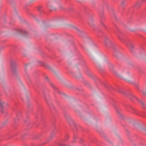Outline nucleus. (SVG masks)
I'll return each instance as SVG.
<instances>
[{"mask_svg":"<svg viewBox=\"0 0 146 146\" xmlns=\"http://www.w3.org/2000/svg\"><path fill=\"white\" fill-rule=\"evenodd\" d=\"M104 86L107 89H108L109 90L111 91L112 90H115L116 91H117L119 93H122L123 94L126 95L132 101H134V100H136L137 101L140 102L142 105V107L144 108L145 109V104L141 101L139 99L135 97L134 96H132L131 94H130L127 91H126L125 92H124L120 90L119 89H115L112 87L111 86L108 84H106L104 83H102Z\"/></svg>","mask_w":146,"mask_h":146,"instance_id":"nucleus-1","label":"nucleus"},{"mask_svg":"<svg viewBox=\"0 0 146 146\" xmlns=\"http://www.w3.org/2000/svg\"><path fill=\"white\" fill-rule=\"evenodd\" d=\"M104 43L105 46L106 47L108 48H112L113 49V54L116 58L119 59L122 57V54L118 51L114 45L107 36H105Z\"/></svg>","mask_w":146,"mask_h":146,"instance_id":"nucleus-2","label":"nucleus"},{"mask_svg":"<svg viewBox=\"0 0 146 146\" xmlns=\"http://www.w3.org/2000/svg\"><path fill=\"white\" fill-rule=\"evenodd\" d=\"M114 26L115 28V30L116 31H115L114 32L116 34L119 39L121 41L123 42H126L128 47L130 49L131 51L132 52H134L135 51V48L133 44L129 40H128L127 42L125 39L123 38L122 36L123 33L119 30L115 25H114Z\"/></svg>","mask_w":146,"mask_h":146,"instance_id":"nucleus-3","label":"nucleus"},{"mask_svg":"<svg viewBox=\"0 0 146 146\" xmlns=\"http://www.w3.org/2000/svg\"><path fill=\"white\" fill-rule=\"evenodd\" d=\"M44 96L45 100L49 108L52 115L54 117L57 114V111L53 104L51 103L50 96L48 94L44 92Z\"/></svg>","mask_w":146,"mask_h":146,"instance_id":"nucleus-4","label":"nucleus"},{"mask_svg":"<svg viewBox=\"0 0 146 146\" xmlns=\"http://www.w3.org/2000/svg\"><path fill=\"white\" fill-rule=\"evenodd\" d=\"M10 64L11 70L13 75L16 77H17L18 76L16 61L13 59H10Z\"/></svg>","mask_w":146,"mask_h":146,"instance_id":"nucleus-5","label":"nucleus"},{"mask_svg":"<svg viewBox=\"0 0 146 146\" xmlns=\"http://www.w3.org/2000/svg\"><path fill=\"white\" fill-rule=\"evenodd\" d=\"M56 123V121L55 119L54 118L52 120V127L51 128L52 129H53V131H52L51 133V136L48 137L47 140L46 141H47V142H48V141L50 140H51L52 138V137L53 136L52 135L53 133H56L57 132V130H55L54 131V130H55V128L56 127L55 125V123Z\"/></svg>","mask_w":146,"mask_h":146,"instance_id":"nucleus-6","label":"nucleus"},{"mask_svg":"<svg viewBox=\"0 0 146 146\" xmlns=\"http://www.w3.org/2000/svg\"><path fill=\"white\" fill-rule=\"evenodd\" d=\"M36 118L38 120H41L44 121L43 116L42 115V109L40 106H38V109L37 111V115L36 116Z\"/></svg>","mask_w":146,"mask_h":146,"instance_id":"nucleus-7","label":"nucleus"},{"mask_svg":"<svg viewBox=\"0 0 146 146\" xmlns=\"http://www.w3.org/2000/svg\"><path fill=\"white\" fill-rule=\"evenodd\" d=\"M99 15L100 16V24L103 27L106 29H107V27L104 23V21L105 19L104 15V11L102 10L99 12Z\"/></svg>","mask_w":146,"mask_h":146,"instance_id":"nucleus-8","label":"nucleus"},{"mask_svg":"<svg viewBox=\"0 0 146 146\" xmlns=\"http://www.w3.org/2000/svg\"><path fill=\"white\" fill-rule=\"evenodd\" d=\"M64 115L67 120L68 121L70 125H73L75 127V128H76V125L74 121L72 120L71 118L69 115L66 113H64Z\"/></svg>","mask_w":146,"mask_h":146,"instance_id":"nucleus-9","label":"nucleus"},{"mask_svg":"<svg viewBox=\"0 0 146 146\" xmlns=\"http://www.w3.org/2000/svg\"><path fill=\"white\" fill-rule=\"evenodd\" d=\"M109 67L111 71L115 76L121 79H124L121 76L119 75L117 72L113 69V66L112 64H110Z\"/></svg>","mask_w":146,"mask_h":146,"instance_id":"nucleus-10","label":"nucleus"},{"mask_svg":"<svg viewBox=\"0 0 146 146\" xmlns=\"http://www.w3.org/2000/svg\"><path fill=\"white\" fill-rule=\"evenodd\" d=\"M143 3L142 2L138 1L136 2L133 6V8L135 10H138L139 9Z\"/></svg>","mask_w":146,"mask_h":146,"instance_id":"nucleus-11","label":"nucleus"},{"mask_svg":"<svg viewBox=\"0 0 146 146\" xmlns=\"http://www.w3.org/2000/svg\"><path fill=\"white\" fill-rule=\"evenodd\" d=\"M131 108L133 110L132 112L133 113H135L138 115L146 117V113H145V112H141L140 113V114H139L138 113V111L137 110H136L135 109H134L132 107H131Z\"/></svg>","mask_w":146,"mask_h":146,"instance_id":"nucleus-12","label":"nucleus"},{"mask_svg":"<svg viewBox=\"0 0 146 146\" xmlns=\"http://www.w3.org/2000/svg\"><path fill=\"white\" fill-rule=\"evenodd\" d=\"M88 75L90 77H91L92 78L94 79L96 83H100L101 82L100 80L98 78L95 76L94 75H93L92 74L90 73Z\"/></svg>","mask_w":146,"mask_h":146,"instance_id":"nucleus-13","label":"nucleus"},{"mask_svg":"<svg viewBox=\"0 0 146 146\" xmlns=\"http://www.w3.org/2000/svg\"><path fill=\"white\" fill-rule=\"evenodd\" d=\"M115 108L116 111V112L119 117L121 119H123L124 117L123 115L121 113L120 110L119 108H117L115 105Z\"/></svg>","mask_w":146,"mask_h":146,"instance_id":"nucleus-14","label":"nucleus"},{"mask_svg":"<svg viewBox=\"0 0 146 146\" xmlns=\"http://www.w3.org/2000/svg\"><path fill=\"white\" fill-rule=\"evenodd\" d=\"M38 62L40 66L44 67L45 68H50V67L49 66L43 62L41 61H38Z\"/></svg>","mask_w":146,"mask_h":146,"instance_id":"nucleus-15","label":"nucleus"},{"mask_svg":"<svg viewBox=\"0 0 146 146\" xmlns=\"http://www.w3.org/2000/svg\"><path fill=\"white\" fill-rule=\"evenodd\" d=\"M21 112L20 111H19L18 112L17 114L16 117L15 119V121L14 123V126L15 127V122L16 121L18 120H19L20 119V118L21 117Z\"/></svg>","mask_w":146,"mask_h":146,"instance_id":"nucleus-16","label":"nucleus"},{"mask_svg":"<svg viewBox=\"0 0 146 146\" xmlns=\"http://www.w3.org/2000/svg\"><path fill=\"white\" fill-rule=\"evenodd\" d=\"M88 23L93 29L94 30H95L94 25L93 23V19L92 18H90L89 19Z\"/></svg>","mask_w":146,"mask_h":146,"instance_id":"nucleus-17","label":"nucleus"},{"mask_svg":"<svg viewBox=\"0 0 146 146\" xmlns=\"http://www.w3.org/2000/svg\"><path fill=\"white\" fill-rule=\"evenodd\" d=\"M17 31L19 33L22 34L23 35L26 36L28 34L27 32L24 30H18Z\"/></svg>","mask_w":146,"mask_h":146,"instance_id":"nucleus-18","label":"nucleus"},{"mask_svg":"<svg viewBox=\"0 0 146 146\" xmlns=\"http://www.w3.org/2000/svg\"><path fill=\"white\" fill-rule=\"evenodd\" d=\"M122 72L124 74H129V71L128 69L127 68V67H124L122 68Z\"/></svg>","mask_w":146,"mask_h":146,"instance_id":"nucleus-19","label":"nucleus"},{"mask_svg":"<svg viewBox=\"0 0 146 146\" xmlns=\"http://www.w3.org/2000/svg\"><path fill=\"white\" fill-rule=\"evenodd\" d=\"M50 85L56 92H57L59 94H60L61 93L59 91V90H58V89L56 88L55 86H54L53 85H52L51 84H50Z\"/></svg>","mask_w":146,"mask_h":146,"instance_id":"nucleus-20","label":"nucleus"},{"mask_svg":"<svg viewBox=\"0 0 146 146\" xmlns=\"http://www.w3.org/2000/svg\"><path fill=\"white\" fill-rule=\"evenodd\" d=\"M84 84L85 85L87 86L90 89H92V87L90 83L87 81H85L84 82Z\"/></svg>","mask_w":146,"mask_h":146,"instance_id":"nucleus-21","label":"nucleus"},{"mask_svg":"<svg viewBox=\"0 0 146 146\" xmlns=\"http://www.w3.org/2000/svg\"><path fill=\"white\" fill-rule=\"evenodd\" d=\"M37 10L39 11L40 13L43 12V11L42 9V6H39L37 7Z\"/></svg>","mask_w":146,"mask_h":146,"instance_id":"nucleus-22","label":"nucleus"},{"mask_svg":"<svg viewBox=\"0 0 146 146\" xmlns=\"http://www.w3.org/2000/svg\"><path fill=\"white\" fill-rule=\"evenodd\" d=\"M77 137L76 135L75 134H74V139H73L72 141H71V143H74L76 142V139H77Z\"/></svg>","mask_w":146,"mask_h":146,"instance_id":"nucleus-23","label":"nucleus"},{"mask_svg":"<svg viewBox=\"0 0 146 146\" xmlns=\"http://www.w3.org/2000/svg\"><path fill=\"white\" fill-rule=\"evenodd\" d=\"M41 136V135H35L34 136L33 138L35 139H36V140L40 138V137Z\"/></svg>","mask_w":146,"mask_h":146,"instance_id":"nucleus-24","label":"nucleus"},{"mask_svg":"<svg viewBox=\"0 0 146 146\" xmlns=\"http://www.w3.org/2000/svg\"><path fill=\"white\" fill-rule=\"evenodd\" d=\"M27 106L28 108V109L27 111V112H29V110L30 111H31L32 110L33 108L32 107H30V104L29 102H28Z\"/></svg>","mask_w":146,"mask_h":146,"instance_id":"nucleus-25","label":"nucleus"},{"mask_svg":"<svg viewBox=\"0 0 146 146\" xmlns=\"http://www.w3.org/2000/svg\"><path fill=\"white\" fill-rule=\"evenodd\" d=\"M48 9L51 11H53V10H56V9L54 8L52 6H48Z\"/></svg>","mask_w":146,"mask_h":146,"instance_id":"nucleus-26","label":"nucleus"},{"mask_svg":"<svg viewBox=\"0 0 146 146\" xmlns=\"http://www.w3.org/2000/svg\"><path fill=\"white\" fill-rule=\"evenodd\" d=\"M98 32L99 34H98V35L99 36H101L104 33V32L102 31L101 30H98Z\"/></svg>","mask_w":146,"mask_h":146,"instance_id":"nucleus-27","label":"nucleus"},{"mask_svg":"<svg viewBox=\"0 0 146 146\" xmlns=\"http://www.w3.org/2000/svg\"><path fill=\"white\" fill-rule=\"evenodd\" d=\"M69 135L67 134H66L64 141H67L69 138Z\"/></svg>","mask_w":146,"mask_h":146,"instance_id":"nucleus-28","label":"nucleus"},{"mask_svg":"<svg viewBox=\"0 0 146 146\" xmlns=\"http://www.w3.org/2000/svg\"><path fill=\"white\" fill-rule=\"evenodd\" d=\"M74 28L76 30H77L78 32L79 33V35L80 36H81V35H80V34H81V33H82V31H81L80 30H79L77 28L75 27Z\"/></svg>","mask_w":146,"mask_h":146,"instance_id":"nucleus-29","label":"nucleus"},{"mask_svg":"<svg viewBox=\"0 0 146 146\" xmlns=\"http://www.w3.org/2000/svg\"><path fill=\"white\" fill-rule=\"evenodd\" d=\"M73 10H74V9L70 7V8H69L68 9V11L69 12H71L73 11Z\"/></svg>","mask_w":146,"mask_h":146,"instance_id":"nucleus-30","label":"nucleus"},{"mask_svg":"<svg viewBox=\"0 0 146 146\" xmlns=\"http://www.w3.org/2000/svg\"><path fill=\"white\" fill-rule=\"evenodd\" d=\"M113 16L114 17V18L117 21H118V20L117 19V17L115 14H113Z\"/></svg>","mask_w":146,"mask_h":146,"instance_id":"nucleus-31","label":"nucleus"},{"mask_svg":"<svg viewBox=\"0 0 146 146\" xmlns=\"http://www.w3.org/2000/svg\"><path fill=\"white\" fill-rule=\"evenodd\" d=\"M104 6H106V7L107 8L108 10H109V8H108V4L107 3H106V2H104Z\"/></svg>","mask_w":146,"mask_h":146,"instance_id":"nucleus-32","label":"nucleus"},{"mask_svg":"<svg viewBox=\"0 0 146 146\" xmlns=\"http://www.w3.org/2000/svg\"><path fill=\"white\" fill-rule=\"evenodd\" d=\"M134 85L136 88L138 90H139V84L138 83L134 84Z\"/></svg>","mask_w":146,"mask_h":146,"instance_id":"nucleus-33","label":"nucleus"},{"mask_svg":"<svg viewBox=\"0 0 146 146\" xmlns=\"http://www.w3.org/2000/svg\"><path fill=\"white\" fill-rule=\"evenodd\" d=\"M84 141L82 139H80L79 143H83Z\"/></svg>","mask_w":146,"mask_h":146,"instance_id":"nucleus-34","label":"nucleus"},{"mask_svg":"<svg viewBox=\"0 0 146 146\" xmlns=\"http://www.w3.org/2000/svg\"><path fill=\"white\" fill-rule=\"evenodd\" d=\"M32 125V123H29V125H28V127H31Z\"/></svg>","mask_w":146,"mask_h":146,"instance_id":"nucleus-35","label":"nucleus"},{"mask_svg":"<svg viewBox=\"0 0 146 146\" xmlns=\"http://www.w3.org/2000/svg\"><path fill=\"white\" fill-rule=\"evenodd\" d=\"M7 121H5L3 123V125H6V124H7Z\"/></svg>","mask_w":146,"mask_h":146,"instance_id":"nucleus-36","label":"nucleus"},{"mask_svg":"<svg viewBox=\"0 0 146 146\" xmlns=\"http://www.w3.org/2000/svg\"><path fill=\"white\" fill-rule=\"evenodd\" d=\"M60 8L62 10H64L65 9L62 6H60Z\"/></svg>","mask_w":146,"mask_h":146,"instance_id":"nucleus-37","label":"nucleus"},{"mask_svg":"<svg viewBox=\"0 0 146 146\" xmlns=\"http://www.w3.org/2000/svg\"><path fill=\"white\" fill-rule=\"evenodd\" d=\"M45 80H46L47 81H48V77L47 76H46L45 77Z\"/></svg>","mask_w":146,"mask_h":146,"instance_id":"nucleus-38","label":"nucleus"},{"mask_svg":"<svg viewBox=\"0 0 146 146\" xmlns=\"http://www.w3.org/2000/svg\"><path fill=\"white\" fill-rule=\"evenodd\" d=\"M113 103H114V104H115L116 103V101L115 100H113Z\"/></svg>","mask_w":146,"mask_h":146,"instance_id":"nucleus-39","label":"nucleus"},{"mask_svg":"<svg viewBox=\"0 0 146 146\" xmlns=\"http://www.w3.org/2000/svg\"><path fill=\"white\" fill-rule=\"evenodd\" d=\"M125 0H123V1L122 2V3H121V5H123V3H124V2H125Z\"/></svg>","mask_w":146,"mask_h":146,"instance_id":"nucleus-40","label":"nucleus"},{"mask_svg":"<svg viewBox=\"0 0 146 146\" xmlns=\"http://www.w3.org/2000/svg\"><path fill=\"white\" fill-rule=\"evenodd\" d=\"M141 1L142 2V3L143 2H146V0H142Z\"/></svg>","mask_w":146,"mask_h":146,"instance_id":"nucleus-41","label":"nucleus"},{"mask_svg":"<svg viewBox=\"0 0 146 146\" xmlns=\"http://www.w3.org/2000/svg\"><path fill=\"white\" fill-rule=\"evenodd\" d=\"M25 134H24V135H23L22 136H21V138H23V137L25 136Z\"/></svg>","mask_w":146,"mask_h":146,"instance_id":"nucleus-42","label":"nucleus"},{"mask_svg":"<svg viewBox=\"0 0 146 146\" xmlns=\"http://www.w3.org/2000/svg\"><path fill=\"white\" fill-rule=\"evenodd\" d=\"M43 55H42V56L43 57H44L45 56H44L45 55V54H44L43 53Z\"/></svg>","mask_w":146,"mask_h":146,"instance_id":"nucleus-43","label":"nucleus"},{"mask_svg":"<svg viewBox=\"0 0 146 146\" xmlns=\"http://www.w3.org/2000/svg\"><path fill=\"white\" fill-rule=\"evenodd\" d=\"M1 125H2V124H0V128H1V127H2Z\"/></svg>","mask_w":146,"mask_h":146,"instance_id":"nucleus-44","label":"nucleus"},{"mask_svg":"<svg viewBox=\"0 0 146 146\" xmlns=\"http://www.w3.org/2000/svg\"><path fill=\"white\" fill-rule=\"evenodd\" d=\"M110 10H111L112 11H113V9H111V8H110Z\"/></svg>","mask_w":146,"mask_h":146,"instance_id":"nucleus-45","label":"nucleus"},{"mask_svg":"<svg viewBox=\"0 0 146 146\" xmlns=\"http://www.w3.org/2000/svg\"><path fill=\"white\" fill-rule=\"evenodd\" d=\"M143 94H144L146 96V94L145 92L143 93Z\"/></svg>","mask_w":146,"mask_h":146,"instance_id":"nucleus-46","label":"nucleus"},{"mask_svg":"<svg viewBox=\"0 0 146 146\" xmlns=\"http://www.w3.org/2000/svg\"><path fill=\"white\" fill-rule=\"evenodd\" d=\"M131 31H134V30H131Z\"/></svg>","mask_w":146,"mask_h":146,"instance_id":"nucleus-47","label":"nucleus"},{"mask_svg":"<svg viewBox=\"0 0 146 146\" xmlns=\"http://www.w3.org/2000/svg\"><path fill=\"white\" fill-rule=\"evenodd\" d=\"M27 65V64H25V67H26Z\"/></svg>","mask_w":146,"mask_h":146,"instance_id":"nucleus-48","label":"nucleus"},{"mask_svg":"<svg viewBox=\"0 0 146 146\" xmlns=\"http://www.w3.org/2000/svg\"><path fill=\"white\" fill-rule=\"evenodd\" d=\"M25 122H26V121H24Z\"/></svg>","mask_w":146,"mask_h":146,"instance_id":"nucleus-49","label":"nucleus"},{"mask_svg":"<svg viewBox=\"0 0 146 146\" xmlns=\"http://www.w3.org/2000/svg\"><path fill=\"white\" fill-rule=\"evenodd\" d=\"M45 143H43V145Z\"/></svg>","mask_w":146,"mask_h":146,"instance_id":"nucleus-50","label":"nucleus"},{"mask_svg":"<svg viewBox=\"0 0 146 146\" xmlns=\"http://www.w3.org/2000/svg\"><path fill=\"white\" fill-rule=\"evenodd\" d=\"M84 145V146H85V145Z\"/></svg>","mask_w":146,"mask_h":146,"instance_id":"nucleus-51","label":"nucleus"}]
</instances>
